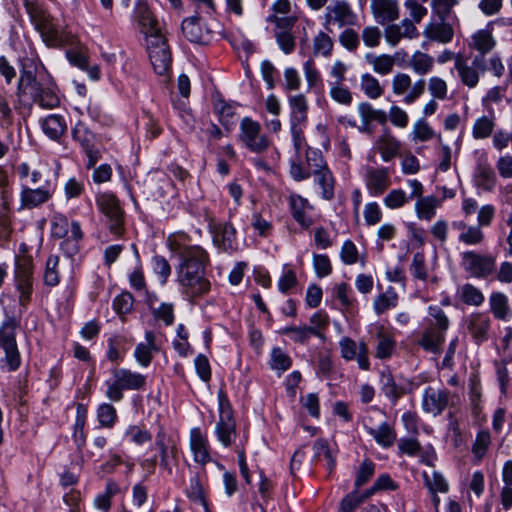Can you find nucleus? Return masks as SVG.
I'll use <instances>...</instances> for the list:
<instances>
[{
    "label": "nucleus",
    "instance_id": "f257e3e1",
    "mask_svg": "<svg viewBox=\"0 0 512 512\" xmlns=\"http://www.w3.org/2000/svg\"><path fill=\"white\" fill-rule=\"evenodd\" d=\"M167 246L180 258L177 277L183 293L190 299L208 293L210 282L206 278L205 267L209 258L206 251L198 245H192L189 236L184 232L170 234Z\"/></svg>",
    "mask_w": 512,
    "mask_h": 512
},
{
    "label": "nucleus",
    "instance_id": "f03ea898",
    "mask_svg": "<svg viewBox=\"0 0 512 512\" xmlns=\"http://www.w3.org/2000/svg\"><path fill=\"white\" fill-rule=\"evenodd\" d=\"M16 95L20 102L30 100L42 108L52 109L59 105L56 84L46 67L38 60L25 59L17 83Z\"/></svg>",
    "mask_w": 512,
    "mask_h": 512
},
{
    "label": "nucleus",
    "instance_id": "7ed1b4c3",
    "mask_svg": "<svg viewBox=\"0 0 512 512\" xmlns=\"http://www.w3.org/2000/svg\"><path fill=\"white\" fill-rule=\"evenodd\" d=\"M287 102L293 146L299 152L305 144L304 131L308 123L309 103L302 93L288 96Z\"/></svg>",
    "mask_w": 512,
    "mask_h": 512
},
{
    "label": "nucleus",
    "instance_id": "20e7f679",
    "mask_svg": "<svg viewBox=\"0 0 512 512\" xmlns=\"http://www.w3.org/2000/svg\"><path fill=\"white\" fill-rule=\"evenodd\" d=\"M146 376L129 369L120 368L112 371V378L106 381V396L113 402L123 398V390H140L145 387Z\"/></svg>",
    "mask_w": 512,
    "mask_h": 512
},
{
    "label": "nucleus",
    "instance_id": "39448f33",
    "mask_svg": "<svg viewBox=\"0 0 512 512\" xmlns=\"http://www.w3.org/2000/svg\"><path fill=\"white\" fill-rule=\"evenodd\" d=\"M358 23V16L346 0H336L325 8L323 27L327 32L335 28L353 27Z\"/></svg>",
    "mask_w": 512,
    "mask_h": 512
},
{
    "label": "nucleus",
    "instance_id": "423d86ee",
    "mask_svg": "<svg viewBox=\"0 0 512 512\" xmlns=\"http://www.w3.org/2000/svg\"><path fill=\"white\" fill-rule=\"evenodd\" d=\"M29 15L48 46L56 47L63 44V30L48 13L38 7H32L29 9Z\"/></svg>",
    "mask_w": 512,
    "mask_h": 512
},
{
    "label": "nucleus",
    "instance_id": "0eeeda50",
    "mask_svg": "<svg viewBox=\"0 0 512 512\" xmlns=\"http://www.w3.org/2000/svg\"><path fill=\"white\" fill-rule=\"evenodd\" d=\"M133 19L139 32L144 36L145 42L151 38L165 37L163 24L149 8L147 2L139 0L134 8Z\"/></svg>",
    "mask_w": 512,
    "mask_h": 512
},
{
    "label": "nucleus",
    "instance_id": "6e6552de",
    "mask_svg": "<svg viewBox=\"0 0 512 512\" xmlns=\"http://www.w3.org/2000/svg\"><path fill=\"white\" fill-rule=\"evenodd\" d=\"M96 203L99 210L106 217L110 232L121 235L124 232V211L117 197L110 192L99 193Z\"/></svg>",
    "mask_w": 512,
    "mask_h": 512
},
{
    "label": "nucleus",
    "instance_id": "1a4fd4ad",
    "mask_svg": "<svg viewBox=\"0 0 512 512\" xmlns=\"http://www.w3.org/2000/svg\"><path fill=\"white\" fill-rule=\"evenodd\" d=\"M33 264L30 256H21L16 260L15 287L18 292L19 305L26 307L33 292Z\"/></svg>",
    "mask_w": 512,
    "mask_h": 512
},
{
    "label": "nucleus",
    "instance_id": "9d476101",
    "mask_svg": "<svg viewBox=\"0 0 512 512\" xmlns=\"http://www.w3.org/2000/svg\"><path fill=\"white\" fill-rule=\"evenodd\" d=\"M219 421L216 425V435L223 446H230L234 443L236 436L235 420L230 402L223 391L218 393Z\"/></svg>",
    "mask_w": 512,
    "mask_h": 512
},
{
    "label": "nucleus",
    "instance_id": "9b49d317",
    "mask_svg": "<svg viewBox=\"0 0 512 512\" xmlns=\"http://www.w3.org/2000/svg\"><path fill=\"white\" fill-rule=\"evenodd\" d=\"M239 139L254 153H263L270 146V140L262 132L261 125L249 117L243 118L240 123Z\"/></svg>",
    "mask_w": 512,
    "mask_h": 512
},
{
    "label": "nucleus",
    "instance_id": "f8f14e48",
    "mask_svg": "<svg viewBox=\"0 0 512 512\" xmlns=\"http://www.w3.org/2000/svg\"><path fill=\"white\" fill-rule=\"evenodd\" d=\"M455 70L464 86L470 89L475 88L480 82L481 73L486 71V59L483 55H476L469 64L462 54H458Z\"/></svg>",
    "mask_w": 512,
    "mask_h": 512
},
{
    "label": "nucleus",
    "instance_id": "ddd939ff",
    "mask_svg": "<svg viewBox=\"0 0 512 512\" xmlns=\"http://www.w3.org/2000/svg\"><path fill=\"white\" fill-rule=\"evenodd\" d=\"M425 86L426 82L424 79H419L415 83H412L411 76L403 72L396 73L391 81L393 94L396 96H404L403 102L406 105H411L420 98L425 91Z\"/></svg>",
    "mask_w": 512,
    "mask_h": 512
},
{
    "label": "nucleus",
    "instance_id": "4468645a",
    "mask_svg": "<svg viewBox=\"0 0 512 512\" xmlns=\"http://www.w3.org/2000/svg\"><path fill=\"white\" fill-rule=\"evenodd\" d=\"M461 266L471 277L486 278L495 270V259L490 255L466 251L461 254Z\"/></svg>",
    "mask_w": 512,
    "mask_h": 512
},
{
    "label": "nucleus",
    "instance_id": "2eb2a0df",
    "mask_svg": "<svg viewBox=\"0 0 512 512\" xmlns=\"http://www.w3.org/2000/svg\"><path fill=\"white\" fill-rule=\"evenodd\" d=\"M146 50L154 71L165 75L171 68L172 57L166 37L151 38L145 42Z\"/></svg>",
    "mask_w": 512,
    "mask_h": 512
},
{
    "label": "nucleus",
    "instance_id": "dca6fc26",
    "mask_svg": "<svg viewBox=\"0 0 512 512\" xmlns=\"http://www.w3.org/2000/svg\"><path fill=\"white\" fill-rule=\"evenodd\" d=\"M339 348L343 359L347 361L356 359L359 368L362 370H368L370 368L368 346L364 341L356 343L349 337H343L339 341Z\"/></svg>",
    "mask_w": 512,
    "mask_h": 512
},
{
    "label": "nucleus",
    "instance_id": "f3484780",
    "mask_svg": "<svg viewBox=\"0 0 512 512\" xmlns=\"http://www.w3.org/2000/svg\"><path fill=\"white\" fill-rule=\"evenodd\" d=\"M364 180L371 196H380L391 185L390 173L386 167L367 166Z\"/></svg>",
    "mask_w": 512,
    "mask_h": 512
},
{
    "label": "nucleus",
    "instance_id": "a211bd4d",
    "mask_svg": "<svg viewBox=\"0 0 512 512\" xmlns=\"http://www.w3.org/2000/svg\"><path fill=\"white\" fill-rule=\"evenodd\" d=\"M371 14L376 23L386 25L400 18V5L398 0H371Z\"/></svg>",
    "mask_w": 512,
    "mask_h": 512
},
{
    "label": "nucleus",
    "instance_id": "6ab92c4d",
    "mask_svg": "<svg viewBox=\"0 0 512 512\" xmlns=\"http://www.w3.org/2000/svg\"><path fill=\"white\" fill-rule=\"evenodd\" d=\"M383 33L386 42L393 47L402 39H415L419 36L417 27L407 19H402L400 23H387Z\"/></svg>",
    "mask_w": 512,
    "mask_h": 512
},
{
    "label": "nucleus",
    "instance_id": "aec40b11",
    "mask_svg": "<svg viewBox=\"0 0 512 512\" xmlns=\"http://www.w3.org/2000/svg\"><path fill=\"white\" fill-rule=\"evenodd\" d=\"M374 147L380 153L382 160L389 162L399 154L401 143L390 129L385 128L375 140Z\"/></svg>",
    "mask_w": 512,
    "mask_h": 512
},
{
    "label": "nucleus",
    "instance_id": "412c9836",
    "mask_svg": "<svg viewBox=\"0 0 512 512\" xmlns=\"http://www.w3.org/2000/svg\"><path fill=\"white\" fill-rule=\"evenodd\" d=\"M448 405V393L444 390L428 387L425 389L422 399V408L433 416H437Z\"/></svg>",
    "mask_w": 512,
    "mask_h": 512
},
{
    "label": "nucleus",
    "instance_id": "4be33fe9",
    "mask_svg": "<svg viewBox=\"0 0 512 512\" xmlns=\"http://www.w3.org/2000/svg\"><path fill=\"white\" fill-rule=\"evenodd\" d=\"M423 35L430 41L447 44L453 40L454 29L447 20L431 21L425 26Z\"/></svg>",
    "mask_w": 512,
    "mask_h": 512
},
{
    "label": "nucleus",
    "instance_id": "5701e85b",
    "mask_svg": "<svg viewBox=\"0 0 512 512\" xmlns=\"http://www.w3.org/2000/svg\"><path fill=\"white\" fill-rule=\"evenodd\" d=\"M474 182L478 188L485 191H492L495 187L496 175L485 155H481L477 159L474 170Z\"/></svg>",
    "mask_w": 512,
    "mask_h": 512
},
{
    "label": "nucleus",
    "instance_id": "b1692460",
    "mask_svg": "<svg viewBox=\"0 0 512 512\" xmlns=\"http://www.w3.org/2000/svg\"><path fill=\"white\" fill-rule=\"evenodd\" d=\"M213 241L223 251H235L237 249L235 228L228 223L219 224L213 230Z\"/></svg>",
    "mask_w": 512,
    "mask_h": 512
},
{
    "label": "nucleus",
    "instance_id": "393cba45",
    "mask_svg": "<svg viewBox=\"0 0 512 512\" xmlns=\"http://www.w3.org/2000/svg\"><path fill=\"white\" fill-rule=\"evenodd\" d=\"M183 35L193 43L207 44L210 42L211 34L208 30H204L198 17L186 18L182 22Z\"/></svg>",
    "mask_w": 512,
    "mask_h": 512
},
{
    "label": "nucleus",
    "instance_id": "a878e982",
    "mask_svg": "<svg viewBox=\"0 0 512 512\" xmlns=\"http://www.w3.org/2000/svg\"><path fill=\"white\" fill-rule=\"evenodd\" d=\"M52 197L50 190L45 188L32 189L23 185L20 193L21 208L33 209L46 203Z\"/></svg>",
    "mask_w": 512,
    "mask_h": 512
},
{
    "label": "nucleus",
    "instance_id": "bb28decb",
    "mask_svg": "<svg viewBox=\"0 0 512 512\" xmlns=\"http://www.w3.org/2000/svg\"><path fill=\"white\" fill-rule=\"evenodd\" d=\"M320 164L315 165L316 168L312 170L315 182L322 189V196L326 200H331L334 197V178L331 171L327 167L321 157H318Z\"/></svg>",
    "mask_w": 512,
    "mask_h": 512
},
{
    "label": "nucleus",
    "instance_id": "cd10ccee",
    "mask_svg": "<svg viewBox=\"0 0 512 512\" xmlns=\"http://www.w3.org/2000/svg\"><path fill=\"white\" fill-rule=\"evenodd\" d=\"M376 329L377 344L375 347V356L378 359L390 358L396 349L394 336L383 325L377 326Z\"/></svg>",
    "mask_w": 512,
    "mask_h": 512
},
{
    "label": "nucleus",
    "instance_id": "c85d7f7f",
    "mask_svg": "<svg viewBox=\"0 0 512 512\" xmlns=\"http://www.w3.org/2000/svg\"><path fill=\"white\" fill-rule=\"evenodd\" d=\"M489 327V317L484 314L475 313L468 319V331L473 339L478 343L487 339Z\"/></svg>",
    "mask_w": 512,
    "mask_h": 512
},
{
    "label": "nucleus",
    "instance_id": "c756f323",
    "mask_svg": "<svg viewBox=\"0 0 512 512\" xmlns=\"http://www.w3.org/2000/svg\"><path fill=\"white\" fill-rule=\"evenodd\" d=\"M154 351H157L155 334L152 331H147L145 333V342L139 343L136 346L134 357L141 366L147 367L152 360Z\"/></svg>",
    "mask_w": 512,
    "mask_h": 512
},
{
    "label": "nucleus",
    "instance_id": "7c9ffc66",
    "mask_svg": "<svg viewBox=\"0 0 512 512\" xmlns=\"http://www.w3.org/2000/svg\"><path fill=\"white\" fill-rule=\"evenodd\" d=\"M444 334V332L437 330L435 327L426 326L418 343L425 351L438 353L444 342Z\"/></svg>",
    "mask_w": 512,
    "mask_h": 512
},
{
    "label": "nucleus",
    "instance_id": "2f4dec72",
    "mask_svg": "<svg viewBox=\"0 0 512 512\" xmlns=\"http://www.w3.org/2000/svg\"><path fill=\"white\" fill-rule=\"evenodd\" d=\"M365 60L372 66L373 71L380 75L390 74L396 64L395 56L389 54L375 55L368 53L365 55Z\"/></svg>",
    "mask_w": 512,
    "mask_h": 512
},
{
    "label": "nucleus",
    "instance_id": "473e14b6",
    "mask_svg": "<svg viewBox=\"0 0 512 512\" xmlns=\"http://www.w3.org/2000/svg\"><path fill=\"white\" fill-rule=\"evenodd\" d=\"M289 204L292 211L293 218L304 228H308L312 224V220L306 216L305 211L311 208L307 199L292 194L289 197Z\"/></svg>",
    "mask_w": 512,
    "mask_h": 512
},
{
    "label": "nucleus",
    "instance_id": "72a5a7b5",
    "mask_svg": "<svg viewBox=\"0 0 512 512\" xmlns=\"http://www.w3.org/2000/svg\"><path fill=\"white\" fill-rule=\"evenodd\" d=\"M496 45V41L492 35L491 30L489 29H481L476 31L471 36V42L469 46L480 52L479 55H483L490 52Z\"/></svg>",
    "mask_w": 512,
    "mask_h": 512
},
{
    "label": "nucleus",
    "instance_id": "f704fd0d",
    "mask_svg": "<svg viewBox=\"0 0 512 512\" xmlns=\"http://www.w3.org/2000/svg\"><path fill=\"white\" fill-rule=\"evenodd\" d=\"M366 428L377 444L381 446H392L396 440V433L387 422H383L378 426H369L366 424Z\"/></svg>",
    "mask_w": 512,
    "mask_h": 512
},
{
    "label": "nucleus",
    "instance_id": "c9c22d12",
    "mask_svg": "<svg viewBox=\"0 0 512 512\" xmlns=\"http://www.w3.org/2000/svg\"><path fill=\"white\" fill-rule=\"evenodd\" d=\"M440 206V200L436 196H426L417 199L415 203V212L420 220L430 221Z\"/></svg>",
    "mask_w": 512,
    "mask_h": 512
},
{
    "label": "nucleus",
    "instance_id": "e433bc0d",
    "mask_svg": "<svg viewBox=\"0 0 512 512\" xmlns=\"http://www.w3.org/2000/svg\"><path fill=\"white\" fill-rule=\"evenodd\" d=\"M44 133L53 140L60 138L67 129L65 119L56 114L47 116L42 122Z\"/></svg>",
    "mask_w": 512,
    "mask_h": 512
},
{
    "label": "nucleus",
    "instance_id": "4c0bfd02",
    "mask_svg": "<svg viewBox=\"0 0 512 512\" xmlns=\"http://www.w3.org/2000/svg\"><path fill=\"white\" fill-rule=\"evenodd\" d=\"M20 322L15 317H8L0 327V348L12 347L16 343V329L19 327Z\"/></svg>",
    "mask_w": 512,
    "mask_h": 512
},
{
    "label": "nucleus",
    "instance_id": "58836bf2",
    "mask_svg": "<svg viewBox=\"0 0 512 512\" xmlns=\"http://www.w3.org/2000/svg\"><path fill=\"white\" fill-rule=\"evenodd\" d=\"M410 68L418 75H426L432 71L434 59L427 53L416 51L409 60Z\"/></svg>",
    "mask_w": 512,
    "mask_h": 512
},
{
    "label": "nucleus",
    "instance_id": "ea45409f",
    "mask_svg": "<svg viewBox=\"0 0 512 512\" xmlns=\"http://www.w3.org/2000/svg\"><path fill=\"white\" fill-rule=\"evenodd\" d=\"M334 48V41L329 36L328 32L319 31L313 38V54L315 56H322L328 58L332 55Z\"/></svg>",
    "mask_w": 512,
    "mask_h": 512
},
{
    "label": "nucleus",
    "instance_id": "a19ab883",
    "mask_svg": "<svg viewBox=\"0 0 512 512\" xmlns=\"http://www.w3.org/2000/svg\"><path fill=\"white\" fill-rule=\"evenodd\" d=\"M283 335H288L291 340L298 343L306 342L311 335H315L321 339L324 338L323 334L319 332L316 328H308L307 326L300 327H284L280 331Z\"/></svg>",
    "mask_w": 512,
    "mask_h": 512
},
{
    "label": "nucleus",
    "instance_id": "79ce46f5",
    "mask_svg": "<svg viewBox=\"0 0 512 512\" xmlns=\"http://www.w3.org/2000/svg\"><path fill=\"white\" fill-rule=\"evenodd\" d=\"M490 309L497 319L506 320L510 316L508 298L505 294L492 293L489 299Z\"/></svg>",
    "mask_w": 512,
    "mask_h": 512
},
{
    "label": "nucleus",
    "instance_id": "37998d69",
    "mask_svg": "<svg viewBox=\"0 0 512 512\" xmlns=\"http://www.w3.org/2000/svg\"><path fill=\"white\" fill-rule=\"evenodd\" d=\"M398 303V295L393 288L387 289L384 293L378 295L374 300V310L376 314L381 315L385 311L395 308Z\"/></svg>",
    "mask_w": 512,
    "mask_h": 512
},
{
    "label": "nucleus",
    "instance_id": "c03bdc74",
    "mask_svg": "<svg viewBox=\"0 0 512 512\" xmlns=\"http://www.w3.org/2000/svg\"><path fill=\"white\" fill-rule=\"evenodd\" d=\"M360 87L364 94L370 99H378L383 94V88L379 80L370 73L361 75Z\"/></svg>",
    "mask_w": 512,
    "mask_h": 512
},
{
    "label": "nucleus",
    "instance_id": "a18cd8bd",
    "mask_svg": "<svg viewBox=\"0 0 512 512\" xmlns=\"http://www.w3.org/2000/svg\"><path fill=\"white\" fill-rule=\"evenodd\" d=\"M435 136V131L424 119H418L412 126L411 140L414 143L426 142Z\"/></svg>",
    "mask_w": 512,
    "mask_h": 512
},
{
    "label": "nucleus",
    "instance_id": "49530a36",
    "mask_svg": "<svg viewBox=\"0 0 512 512\" xmlns=\"http://www.w3.org/2000/svg\"><path fill=\"white\" fill-rule=\"evenodd\" d=\"M119 491V486L113 482L109 481L106 484L105 491L99 495H97L94 499V506L98 510L103 512H108L111 508V499L117 494Z\"/></svg>",
    "mask_w": 512,
    "mask_h": 512
},
{
    "label": "nucleus",
    "instance_id": "de8ad7c7",
    "mask_svg": "<svg viewBox=\"0 0 512 512\" xmlns=\"http://www.w3.org/2000/svg\"><path fill=\"white\" fill-rule=\"evenodd\" d=\"M458 293L460 300L467 305L479 306L484 302L482 292L471 284H464Z\"/></svg>",
    "mask_w": 512,
    "mask_h": 512
},
{
    "label": "nucleus",
    "instance_id": "09e8293b",
    "mask_svg": "<svg viewBox=\"0 0 512 512\" xmlns=\"http://www.w3.org/2000/svg\"><path fill=\"white\" fill-rule=\"evenodd\" d=\"M495 127V118L494 116H483L478 118L472 129V134L475 139H484L488 138Z\"/></svg>",
    "mask_w": 512,
    "mask_h": 512
},
{
    "label": "nucleus",
    "instance_id": "8fccbe9b",
    "mask_svg": "<svg viewBox=\"0 0 512 512\" xmlns=\"http://www.w3.org/2000/svg\"><path fill=\"white\" fill-rule=\"evenodd\" d=\"M457 4V0H431L432 15L438 20H448Z\"/></svg>",
    "mask_w": 512,
    "mask_h": 512
},
{
    "label": "nucleus",
    "instance_id": "3c124183",
    "mask_svg": "<svg viewBox=\"0 0 512 512\" xmlns=\"http://www.w3.org/2000/svg\"><path fill=\"white\" fill-rule=\"evenodd\" d=\"M428 313L427 326L435 327L437 330L445 333L449 327V320L444 311L438 306H430Z\"/></svg>",
    "mask_w": 512,
    "mask_h": 512
},
{
    "label": "nucleus",
    "instance_id": "603ef678",
    "mask_svg": "<svg viewBox=\"0 0 512 512\" xmlns=\"http://www.w3.org/2000/svg\"><path fill=\"white\" fill-rule=\"evenodd\" d=\"M292 365L290 356L284 352L281 348L276 347L271 351L270 356V367L278 372H284L288 370Z\"/></svg>",
    "mask_w": 512,
    "mask_h": 512
},
{
    "label": "nucleus",
    "instance_id": "864d4df0",
    "mask_svg": "<svg viewBox=\"0 0 512 512\" xmlns=\"http://www.w3.org/2000/svg\"><path fill=\"white\" fill-rule=\"evenodd\" d=\"M340 258L346 265H353L360 261L361 265H365L364 257L359 258V253L356 245L351 240H346L340 251Z\"/></svg>",
    "mask_w": 512,
    "mask_h": 512
},
{
    "label": "nucleus",
    "instance_id": "5fc2aeb1",
    "mask_svg": "<svg viewBox=\"0 0 512 512\" xmlns=\"http://www.w3.org/2000/svg\"><path fill=\"white\" fill-rule=\"evenodd\" d=\"M404 7L409 13V17L406 19L415 26L419 24L428 13L427 8L417 0H405Z\"/></svg>",
    "mask_w": 512,
    "mask_h": 512
},
{
    "label": "nucleus",
    "instance_id": "6e6d98bb",
    "mask_svg": "<svg viewBox=\"0 0 512 512\" xmlns=\"http://www.w3.org/2000/svg\"><path fill=\"white\" fill-rule=\"evenodd\" d=\"M410 197L402 189H393L384 198V204L389 209H399L408 203Z\"/></svg>",
    "mask_w": 512,
    "mask_h": 512
},
{
    "label": "nucleus",
    "instance_id": "4d7b16f0",
    "mask_svg": "<svg viewBox=\"0 0 512 512\" xmlns=\"http://www.w3.org/2000/svg\"><path fill=\"white\" fill-rule=\"evenodd\" d=\"M423 478L425 480V485L430 490V492H448L449 485L440 473L433 472L432 475L429 476L426 472H424Z\"/></svg>",
    "mask_w": 512,
    "mask_h": 512
},
{
    "label": "nucleus",
    "instance_id": "13d9d810",
    "mask_svg": "<svg viewBox=\"0 0 512 512\" xmlns=\"http://www.w3.org/2000/svg\"><path fill=\"white\" fill-rule=\"evenodd\" d=\"M330 97L337 103L349 106L352 101L351 91L342 85V83H334L329 91Z\"/></svg>",
    "mask_w": 512,
    "mask_h": 512
},
{
    "label": "nucleus",
    "instance_id": "bf43d9fd",
    "mask_svg": "<svg viewBox=\"0 0 512 512\" xmlns=\"http://www.w3.org/2000/svg\"><path fill=\"white\" fill-rule=\"evenodd\" d=\"M428 90L435 99L445 100L447 98L448 85L444 79L438 76L429 78Z\"/></svg>",
    "mask_w": 512,
    "mask_h": 512
},
{
    "label": "nucleus",
    "instance_id": "052dcab7",
    "mask_svg": "<svg viewBox=\"0 0 512 512\" xmlns=\"http://www.w3.org/2000/svg\"><path fill=\"white\" fill-rule=\"evenodd\" d=\"M73 136L84 149L94 148L95 136L84 124L78 123L75 126Z\"/></svg>",
    "mask_w": 512,
    "mask_h": 512
},
{
    "label": "nucleus",
    "instance_id": "680f3d73",
    "mask_svg": "<svg viewBox=\"0 0 512 512\" xmlns=\"http://www.w3.org/2000/svg\"><path fill=\"white\" fill-rule=\"evenodd\" d=\"M340 44L348 51H356L360 45L358 33L351 27H346L339 35Z\"/></svg>",
    "mask_w": 512,
    "mask_h": 512
},
{
    "label": "nucleus",
    "instance_id": "e2e57ef3",
    "mask_svg": "<svg viewBox=\"0 0 512 512\" xmlns=\"http://www.w3.org/2000/svg\"><path fill=\"white\" fill-rule=\"evenodd\" d=\"M410 271L413 277L426 281L428 279V271L425 264L424 254L417 252L413 255V259L410 265Z\"/></svg>",
    "mask_w": 512,
    "mask_h": 512
},
{
    "label": "nucleus",
    "instance_id": "0e129e2a",
    "mask_svg": "<svg viewBox=\"0 0 512 512\" xmlns=\"http://www.w3.org/2000/svg\"><path fill=\"white\" fill-rule=\"evenodd\" d=\"M439 143V151H438V170L441 172H446L450 169L452 163V150L451 148L443 143L442 137L440 135L437 136Z\"/></svg>",
    "mask_w": 512,
    "mask_h": 512
},
{
    "label": "nucleus",
    "instance_id": "69168bd1",
    "mask_svg": "<svg viewBox=\"0 0 512 512\" xmlns=\"http://www.w3.org/2000/svg\"><path fill=\"white\" fill-rule=\"evenodd\" d=\"M361 37L366 47L375 48L380 44L382 32L378 26L369 25L363 28Z\"/></svg>",
    "mask_w": 512,
    "mask_h": 512
},
{
    "label": "nucleus",
    "instance_id": "338daca9",
    "mask_svg": "<svg viewBox=\"0 0 512 512\" xmlns=\"http://www.w3.org/2000/svg\"><path fill=\"white\" fill-rule=\"evenodd\" d=\"M484 240V234L480 226H469L464 232L459 234V241L466 245H479Z\"/></svg>",
    "mask_w": 512,
    "mask_h": 512
},
{
    "label": "nucleus",
    "instance_id": "774afa93",
    "mask_svg": "<svg viewBox=\"0 0 512 512\" xmlns=\"http://www.w3.org/2000/svg\"><path fill=\"white\" fill-rule=\"evenodd\" d=\"M97 417L102 426L112 427L117 419L116 409L108 403L98 407Z\"/></svg>",
    "mask_w": 512,
    "mask_h": 512
}]
</instances>
